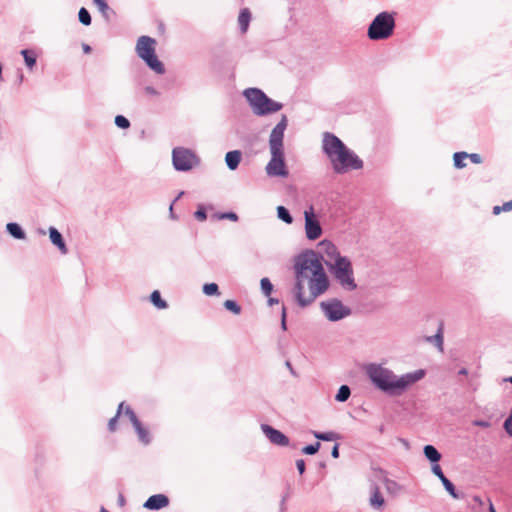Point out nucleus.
<instances>
[{
    "label": "nucleus",
    "mask_w": 512,
    "mask_h": 512,
    "mask_svg": "<svg viewBox=\"0 0 512 512\" xmlns=\"http://www.w3.org/2000/svg\"><path fill=\"white\" fill-rule=\"evenodd\" d=\"M295 296L306 306L329 288V279L321 261L314 252L300 255L295 263Z\"/></svg>",
    "instance_id": "nucleus-1"
},
{
    "label": "nucleus",
    "mask_w": 512,
    "mask_h": 512,
    "mask_svg": "<svg viewBox=\"0 0 512 512\" xmlns=\"http://www.w3.org/2000/svg\"><path fill=\"white\" fill-rule=\"evenodd\" d=\"M365 373L372 384L388 395H401L409 386L420 381L425 376V370L418 369L397 376L381 364L370 363L365 366Z\"/></svg>",
    "instance_id": "nucleus-2"
},
{
    "label": "nucleus",
    "mask_w": 512,
    "mask_h": 512,
    "mask_svg": "<svg viewBox=\"0 0 512 512\" xmlns=\"http://www.w3.org/2000/svg\"><path fill=\"white\" fill-rule=\"evenodd\" d=\"M322 259L334 280L347 291L357 289L351 260L341 255L338 248L328 240L319 243Z\"/></svg>",
    "instance_id": "nucleus-3"
},
{
    "label": "nucleus",
    "mask_w": 512,
    "mask_h": 512,
    "mask_svg": "<svg viewBox=\"0 0 512 512\" xmlns=\"http://www.w3.org/2000/svg\"><path fill=\"white\" fill-rule=\"evenodd\" d=\"M322 147L331 161L333 170L338 174L357 170L363 166L362 160L332 133L326 132L324 134Z\"/></svg>",
    "instance_id": "nucleus-4"
},
{
    "label": "nucleus",
    "mask_w": 512,
    "mask_h": 512,
    "mask_svg": "<svg viewBox=\"0 0 512 512\" xmlns=\"http://www.w3.org/2000/svg\"><path fill=\"white\" fill-rule=\"evenodd\" d=\"M286 127L287 117L283 115L269 137V146L272 157L266 166V171L270 176H287L288 174L285 167L283 153V138Z\"/></svg>",
    "instance_id": "nucleus-5"
},
{
    "label": "nucleus",
    "mask_w": 512,
    "mask_h": 512,
    "mask_svg": "<svg viewBox=\"0 0 512 512\" xmlns=\"http://www.w3.org/2000/svg\"><path fill=\"white\" fill-rule=\"evenodd\" d=\"M157 41L150 36H140L136 42L135 51L146 65L157 74H164V64L156 55Z\"/></svg>",
    "instance_id": "nucleus-6"
},
{
    "label": "nucleus",
    "mask_w": 512,
    "mask_h": 512,
    "mask_svg": "<svg viewBox=\"0 0 512 512\" xmlns=\"http://www.w3.org/2000/svg\"><path fill=\"white\" fill-rule=\"evenodd\" d=\"M244 96L249 102L253 112L256 115L262 116L275 113L282 109V104L275 102L267 97V95L260 89L248 88L244 91Z\"/></svg>",
    "instance_id": "nucleus-7"
},
{
    "label": "nucleus",
    "mask_w": 512,
    "mask_h": 512,
    "mask_svg": "<svg viewBox=\"0 0 512 512\" xmlns=\"http://www.w3.org/2000/svg\"><path fill=\"white\" fill-rule=\"evenodd\" d=\"M395 19L389 12L379 13L368 27L367 36L371 40H384L394 33Z\"/></svg>",
    "instance_id": "nucleus-8"
},
{
    "label": "nucleus",
    "mask_w": 512,
    "mask_h": 512,
    "mask_svg": "<svg viewBox=\"0 0 512 512\" xmlns=\"http://www.w3.org/2000/svg\"><path fill=\"white\" fill-rule=\"evenodd\" d=\"M173 165L178 171H188L199 163L197 155L184 147H177L172 152Z\"/></svg>",
    "instance_id": "nucleus-9"
},
{
    "label": "nucleus",
    "mask_w": 512,
    "mask_h": 512,
    "mask_svg": "<svg viewBox=\"0 0 512 512\" xmlns=\"http://www.w3.org/2000/svg\"><path fill=\"white\" fill-rule=\"evenodd\" d=\"M324 315L329 320H341L345 317L350 316L351 311L348 307L344 306L338 299H330L323 301L320 304Z\"/></svg>",
    "instance_id": "nucleus-10"
},
{
    "label": "nucleus",
    "mask_w": 512,
    "mask_h": 512,
    "mask_svg": "<svg viewBox=\"0 0 512 512\" xmlns=\"http://www.w3.org/2000/svg\"><path fill=\"white\" fill-rule=\"evenodd\" d=\"M305 216V232L306 236L310 240L318 239L322 234V228L319 221L316 219L314 210L311 207L309 210L304 212Z\"/></svg>",
    "instance_id": "nucleus-11"
},
{
    "label": "nucleus",
    "mask_w": 512,
    "mask_h": 512,
    "mask_svg": "<svg viewBox=\"0 0 512 512\" xmlns=\"http://www.w3.org/2000/svg\"><path fill=\"white\" fill-rule=\"evenodd\" d=\"M261 430L274 445L285 447L290 444L289 438L285 434L268 424H262Z\"/></svg>",
    "instance_id": "nucleus-12"
},
{
    "label": "nucleus",
    "mask_w": 512,
    "mask_h": 512,
    "mask_svg": "<svg viewBox=\"0 0 512 512\" xmlns=\"http://www.w3.org/2000/svg\"><path fill=\"white\" fill-rule=\"evenodd\" d=\"M431 471L435 476L439 478L445 490L451 495V497L454 499H462L464 497V494L458 492L454 484L444 475L439 464H433L431 466Z\"/></svg>",
    "instance_id": "nucleus-13"
},
{
    "label": "nucleus",
    "mask_w": 512,
    "mask_h": 512,
    "mask_svg": "<svg viewBox=\"0 0 512 512\" xmlns=\"http://www.w3.org/2000/svg\"><path fill=\"white\" fill-rule=\"evenodd\" d=\"M169 498L165 494H154L150 496L143 504L148 510H160L169 505Z\"/></svg>",
    "instance_id": "nucleus-14"
},
{
    "label": "nucleus",
    "mask_w": 512,
    "mask_h": 512,
    "mask_svg": "<svg viewBox=\"0 0 512 512\" xmlns=\"http://www.w3.org/2000/svg\"><path fill=\"white\" fill-rule=\"evenodd\" d=\"M373 471H374L375 477L384 483L385 488L388 493L397 494L399 492V490H400L399 484L396 481L389 479L387 476V472L384 469L374 468Z\"/></svg>",
    "instance_id": "nucleus-15"
},
{
    "label": "nucleus",
    "mask_w": 512,
    "mask_h": 512,
    "mask_svg": "<svg viewBox=\"0 0 512 512\" xmlns=\"http://www.w3.org/2000/svg\"><path fill=\"white\" fill-rule=\"evenodd\" d=\"M443 331H444L443 322H438L436 325V330H435L434 334L424 335V340L427 343L435 346L438 349V351H440V352H443V350H444Z\"/></svg>",
    "instance_id": "nucleus-16"
},
{
    "label": "nucleus",
    "mask_w": 512,
    "mask_h": 512,
    "mask_svg": "<svg viewBox=\"0 0 512 512\" xmlns=\"http://www.w3.org/2000/svg\"><path fill=\"white\" fill-rule=\"evenodd\" d=\"M371 495L369 498V504L372 508L381 510L384 506V498L380 492L379 487L376 484L371 485Z\"/></svg>",
    "instance_id": "nucleus-17"
},
{
    "label": "nucleus",
    "mask_w": 512,
    "mask_h": 512,
    "mask_svg": "<svg viewBox=\"0 0 512 512\" xmlns=\"http://www.w3.org/2000/svg\"><path fill=\"white\" fill-rule=\"evenodd\" d=\"M49 237H50L51 242L55 246L58 247V249L61 251L62 254L67 253L68 250H67L66 244L62 238V235L56 228H54V227L49 228Z\"/></svg>",
    "instance_id": "nucleus-18"
},
{
    "label": "nucleus",
    "mask_w": 512,
    "mask_h": 512,
    "mask_svg": "<svg viewBox=\"0 0 512 512\" xmlns=\"http://www.w3.org/2000/svg\"><path fill=\"white\" fill-rule=\"evenodd\" d=\"M225 161L229 169L235 170L240 161H241V153L238 150L230 151L225 156Z\"/></svg>",
    "instance_id": "nucleus-19"
},
{
    "label": "nucleus",
    "mask_w": 512,
    "mask_h": 512,
    "mask_svg": "<svg viewBox=\"0 0 512 512\" xmlns=\"http://www.w3.org/2000/svg\"><path fill=\"white\" fill-rule=\"evenodd\" d=\"M423 453L432 465L438 464L441 459V453L433 445L424 446Z\"/></svg>",
    "instance_id": "nucleus-20"
},
{
    "label": "nucleus",
    "mask_w": 512,
    "mask_h": 512,
    "mask_svg": "<svg viewBox=\"0 0 512 512\" xmlns=\"http://www.w3.org/2000/svg\"><path fill=\"white\" fill-rule=\"evenodd\" d=\"M250 20H251L250 11L247 8L242 9L239 14V17H238V23H239L242 33L247 32Z\"/></svg>",
    "instance_id": "nucleus-21"
},
{
    "label": "nucleus",
    "mask_w": 512,
    "mask_h": 512,
    "mask_svg": "<svg viewBox=\"0 0 512 512\" xmlns=\"http://www.w3.org/2000/svg\"><path fill=\"white\" fill-rule=\"evenodd\" d=\"M137 435H138V438L139 440L144 443V444H149L151 439H150V436H149V432L146 428L143 427L142 423L139 421H137L136 423L132 424Z\"/></svg>",
    "instance_id": "nucleus-22"
},
{
    "label": "nucleus",
    "mask_w": 512,
    "mask_h": 512,
    "mask_svg": "<svg viewBox=\"0 0 512 512\" xmlns=\"http://www.w3.org/2000/svg\"><path fill=\"white\" fill-rule=\"evenodd\" d=\"M7 231L16 239H24L25 233L17 223H8Z\"/></svg>",
    "instance_id": "nucleus-23"
},
{
    "label": "nucleus",
    "mask_w": 512,
    "mask_h": 512,
    "mask_svg": "<svg viewBox=\"0 0 512 512\" xmlns=\"http://www.w3.org/2000/svg\"><path fill=\"white\" fill-rule=\"evenodd\" d=\"M351 395V389L348 385H341L335 396V400L338 402H345Z\"/></svg>",
    "instance_id": "nucleus-24"
},
{
    "label": "nucleus",
    "mask_w": 512,
    "mask_h": 512,
    "mask_svg": "<svg viewBox=\"0 0 512 512\" xmlns=\"http://www.w3.org/2000/svg\"><path fill=\"white\" fill-rule=\"evenodd\" d=\"M150 301L158 309H165L167 307V303L161 298L160 292L158 290H155L151 293Z\"/></svg>",
    "instance_id": "nucleus-25"
},
{
    "label": "nucleus",
    "mask_w": 512,
    "mask_h": 512,
    "mask_svg": "<svg viewBox=\"0 0 512 512\" xmlns=\"http://www.w3.org/2000/svg\"><path fill=\"white\" fill-rule=\"evenodd\" d=\"M468 153L467 152H456L453 155V161L454 166L458 169H462L466 167V163L464 162L465 159H467Z\"/></svg>",
    "instance_id": "nucleus-26"
},
{
    "label": "nucleus",
    "mask_w": 512,
    "mask_h": 512,
    "mask_svg": "<svg viewBox=\"0 0 512 512\" xmlns=\"http://www.w3.org/2000/svg\"><path fill=\"white\" fill-rule=\"evenodd\" d=\"M313 435L315 438L322 441H333L338 438L335 432H313Z\"/></svg>",
    "instance_id": "nucleus-27"
},
{
    "label": "nucleus",
    "mask_w": 512,
    "mask_h": 512,
    "mask_svg": "<svg viewBox=\"0 0 512 512\" xmlns=\"http://www.w3.org/2000/svg\"><path fill=\"white\" fill-rule=\"evenodd\" d=\"M203 292L207 296H218L220 295L219 287L216 283H206L203 286Z\"/></svg>",
    "instance_id": "nucleus-28"
},
{
    "label": "nucleus",
    "mask_w": 512,
    "mask_h": 512,
    "mask_svg": "<svg viewBox=\"0 0 512 512\" xmlns=\"http://www.w3.org/2000/svg\"><path fill=\"white\" fill-rule=\"evenodd\" d=\"M123 408H124V402H121L118 406L116 415L114 417H112L108 422L109 431H111V432L115 431L117 420H118L119 416L122 414Z\"/></svg>",
    "instance_id": "nucleus-29"
},
{
    "label": "nucleus",
    "mask_w": 512,
    "mask_h": 512,
    "mask_svg": "<svg viewBox=\"0 0 512 512\" xmlns=\"http://www.w3.org/2000/svg\"><path fill=\"white\" fill-rule=\"evenodd\" d=\"M278 217L283 220L287 224H291L293 219L289 213V211L284 206L277 207Z\"/></svg>",
    "instance_id": "nucleus-30"
},
{
    "label": "nucleus",
    "mask_w": 512,
    "mask_h": 512,
    "mask_svg": "<svg viewBox=\"0 0 512 512\" xmlns=\"http://www.w3.org/2000/svg\"><path fill=\"white\" fill-rule=\"evenodd\" d=\"M224 307L234 315H239L241 313V307L234 300H226L224 302Z\"/></svg>",
    "instance_id": "nucleus-31"
},
{
    "label": "nucleus",
    "mask_w": 512,
    "mask_h": 512,
    "mask_svg": "<svg viewBox=\"0 0 512 512\" xmlns=\"http://www.w3.org/2000/svg\"><path fill=\"white\" fill-rule=\"evenodd\" d=\"M79 21L83 24V25H90L91 24V16L88 12V10L84 7H82L80 10H79Z\"/></svg>",
    "instance_id": "nucleus-32"
},
{
    "label": "nucleus",
    "mask_w": 512,
    "mask_h": 512,
    "mask_svg": "<svg viewBox=\"0 0 512 512\" xmlns=\"http://www.w3.org/2000/svg\"><path fill=\"white\" fill-rule=\"evenodd\" d=\"M512 211V199L508 202H505L503 205L494 206L493 207V214L499 215L501 212H509Z\"/></svg>",
    "instance_id": "nucleus-33"
},
{
    "label": "nucleus",
    "mask_w": 512,
    "mask_h": 512,
    "mask_svg": "<svg viewBox=\"0 0 512 512\" xmlns=\"http://www.w3.org/2000/svg\"><path fill=\"white\" fill-rule=\"evenodd\" d=\"M21 54L23 55L25 63L27 64V66L29 68H32L35 65V63H36V57L34 56V54L31 53L28 50H22Z\"/></svg>",
    "instance_id": "nucleus-34"
},
{
    "label": "nucleus",
    "mask_w": 512,
    "mask_h": 512,
    "mask_svg": "<svg viewBox=\"0 0 512 512\" xmlns=\"http://www.w3.org/2000/svg\"><path fill=\"white\" fill-rule=\"evenodd\" d=\"M320 443L315 442L302 448V453L306 455H314L319 451Z\"/></svg>",
    "instance_id": "nucleus-35"
},
{
    "label": "nucleus",
    "mask_w": 512,
    "mask_h": 512,
    "mask_svg": "<svg viewBox=\"0 0 512 512\" xmlns=\"http://www.w3.org/2000/svg\"><path fill=\"white\" fill-rule=\"evenodd\" d=\"M115 124L122 129H127L130 126L129 120L122 115H117L115 117Z\"/></svg>",
    "instance_id": "nucleus-36"
},
{
    "label": "nucleus",
    "mask_w": 512,
    "mask_h": 512,
    "mask_svg": "<svg viewBox=\"0 0 512 512\" xmlns=\"http://www.w3.org/2000/svg\"><path fill=\"white\" fill-rule=\"evenodd\" d=\"M261 288L266 296L270 295L273 289V285L268 278L261 279Z\"/></svg>",
    "instance_id": "nucleus-37"
},
{
    "label": "nucleus",
    "mask_w": 512,
    "mask_h": 512,
    "mask_svg": "<svg viewBox=\"0 0 512 512\" xmlns=\"http://www.w3.org/2000/svg\"><path fill=\"white\" fill-rule=\"evenodd\" d=\"M124 412V414L129 418L130 422L132 424L136 423L137 421H139L138 417L136 416L135 412L131 409L130 406H125L124 405V408H123V411L122 413Z\"/></svg>",
    "instance_id": "nucleus-38"
},
{
    "label": "nucleus",
    "mask_w": 512,
    "mask_h": 512,
    "mask_svg": "<svg viewBox=\"0 0 512 512\" xmlns=\"http://www.w3.org/2000/svg\"><path fill=\"white\" fill-rule=\"evenodd\" d=\"M470 159V161L474 164H481L483 162V158L480 154L478 153H471V154H468V157Z\"/></svg>",
    "instance_id": "nucleus-39"
},
{
    "label": "nucleus",
    "mask_w": 512,
    "mask_h": 512,
    "mask_svg": "<svg viewBox=\"0 0 512 512\" xmlns=\"http://www.w3.org/2000/svg\"><path fill=\"white\" fill-rule=\"evenodd\" d=\"M219 219H229L231 221H234L236 222L238 220V216L236 213L234 212H228V213H223L219 216Z\"/></svg>",
    "instance_id": "nucleus-40"
},
{
    "label": "nucleus",
    "mask_w": 512,
    "mask_h": 512,
    "mask_svg": "<svg viewBox=\"0 0 512 512\" xmlns=\"http://www.w3.org/2000/svg\"><path fill=\"white\" fill-rule=\"evenodd\" d=\"M504 429L510 436H512V415H509L508 418L505 420Z\"/></svg>",
    "instance_id": "nucleus-41"
},
{
    "label": "nucleus",
    "mask_w": 512,
    "mask_h": 512,
    "mask_svg": "<svg viewBox=\"0 0 512 512\" xmlns=\"http://www.w3.org/2000/svg\"><path fill=\"white\" fill-rule=\"evenodd\" d=\"M296 467L298 472L302 475L305 472V461L303 459H298L296 461Z\"/></svg>",
    "instance_id": "nucleus-42"
},
{
    "label": "nucleus",
    "mask_w": 512,
    "mask_h": 512,
    "mask_svg": "<svg viewBox=\"0 0 512 512\" xmlns=\"http://www.w3.org/2000/svg\"><path fill=\"white\" fill-rule=\"evenodd\" d=\"M473 425L477 426V427H481V428H488V427H490V422H488L486 420H475L473 422Z\"/></svg>",
    "instance_id": "nucleus-43"
},
{
    "label": "nucleus",
    "mask_w": 512,
    "mask_h": 512,
    "mask_svg": "<svg viewBox=\"0 0 512 512\" xmlns=\"http://www.w3.org/2000/svg\"><path fill=\"white\" fill-rule=\"evenodd\" d=\"M94 2L96 3V5L99 7V9L102 12H105L108 9V5L106 3V0H94Z\"/></svg>",
    "instance_id": "nucleus-44"
},
{
    "label": "nucleus",
    "mask_w": 512,
    "mask_h": 512,
    "mask_svg": "<svg viewBox=\"0 0 512 512\" xmlns=\"http://www.w3.org/2000/svg\"><path fill=\"white\" fill-rule=\"evenodd\" d=\"M196 219L204 221L206 219V212L203 209H199L195 212Z\"/></svg>",
    "instance_id": "nucleus-45"
},
{
    "label": "nucleus",
    "mask_w": 512,
    "mask_h": 512,
    "mask_svg": "<svg viewBox=\"0 0 512 512\" xmlns=\"http://www.w3.org/2000/svg\"><path fill=\"white\" fill-rule=\"evenodd\" d=\"M331 456L333 458H338L339 457V444H335L332 448V451H331Z\"/></svg>",
    "instance_id": "nucleus-46"
},
{
    "label": "nucleus",
    "mask_w": 512,
    "mask_h": 512,
    "mask_svg": "<svg viewBox=\"0 0 512 512\" xmlns=\"http://www.w3.org/2000/svg\"><path fill=\"white\" fill-rule=\"evenodd\" d=\"M145 92L147 94H149V95H156L157 94L156 90L153 87H150V86L145 88Z\"/></svg>",
    "instance_id": "nucleus-47"
},
{
    "label": "nucleus",
    "mask_w": 512,
    "mask_h": 512,
    "mask_svg": "<svg viewBox=\"0 0 512 512\" xmlns=\"http://www.w3.org/2000/svg\"><path fill=\"white\" fill-rule=\"evenodd\" d=\"M125 502H126V501H125V497H124V495L120 493V494L118 495V504H119L120 506H124V505H125Z\"/></svg>",
    "instance_id": "nucleus-48"
},
{
    "label": "nucleus",
    "mask_w": 512,
    "mask_h": 512,
    "mask_svg": "<svg viewBox=\"0 0 512 512\" xmlns=\"http://www.w3.org/2000/svg\"><path fill=\"white\" fill-rule=\"evenodd\" d=\"M286 509H287L286 501L281 499V501H280V510H281V512H284Z\"/></svg>",
    "instance_id": "nucleus-49"
},
{
    "label": "nucleus",
    "mask_w": 512,
    "mask_h": 512,
    "mask_svg": "<svg viewBox=\"0 0 512 512\" xmlns=\"http://www.w3.org/2000/svg\"><path fill=\"white\" fill-rule=\"evenodd\" d=\"M286 366H287V368L290 370V372H291L293 375H295V372H294V370H293V368H292V365H291V363H290L289 361H286Z\"/></svg>",
    "instance_id": "nucleus-50"
},
{
    "label": "nucleus",
    "mask_w": 512,
    "mask_h": 512,
    "mask_svg": "<svg viewBox=\"0 0 512 512\" xmlns=\"http://www.w3.org/2000/svg\"><path fill=\"white\" fill-rule=\"evenodd\" d=\"M458 374L459 375H467L468 374V370L466 368H461L459 371H458Z\"/></svg>",
    "instance_id": "nucleus-51"
},
{
    "label": "nucleus",
    "mask_w": 512,
    "mask_h": 512,
    "mask_svg": "<svg viewBox=\"0 0 512 512\" xmlns=\"http://www.w3.org/2000/svg\"><path fill=\"white\" fill-rule=\"evenodd\" d=\"M281 316H282V320H285L286 318V311H285V308L284 306H281Z\"/></svg>",
    "instance_id": "nucleus-52"
},
{
    "label": "nucleus",
    "mask_w": 512,
    "mask_h": 512,
    "mask_svg": "<svg viewBox=\"0 0 512 512\" xmlns=\"http://www.w3.org/2000/svg\"><path fill=\"white\" fill-rule=\"evenodd\" d=\"M83 50H84L85 53H89L91 51V48H90L89 45L84 44L83 45Z\"/></svg>",
    "instance_id": "nucleus-53"
},
{
    "label": "nucleus",
    "mask_w": 512,
    "mask_h": 512,
    "mask_svg": "<svg viewBox=\"0 0 512 512\" xmlns=\"http://www.w3.org/2000/svg\"><path fill=\"white\" fill-rule=\"evenodd\" d=\"M281 329L285 331L287 329V322H281Z\"/></svg>",
    "instance_id": "nucleus-54"
},
{
    "label": "nucleus",
    "mask_w": 512,
    "mask_h": 512,
    "mask_svg": "<svg viewBox=\"0 0 512 512\" xmlns=\"http://www.w3.org/2000/svg\"><path fill=\"white\" fill-rule=\"evenodd\" d=\"M489 512H496L491 501H490V505H489Z\"/></svg>",
    "instance_id": "nucleus-55"
},
{
    "label": "nucleus",
    "mask_w": 512,
    "mask_h": 512,
    "mask_svg": "<svg viewBox=\"0 0 512 512\" xmlns=\"http://www.w3.org/2000/svg\"><path fill=\"white\" fill-rule=\"evenodd\" d=\"M504 381L512 384V376L505 378Z\"/></svg>",
    "instance_id": "nucleus-56"
},
{
    "label": "nucleus",
    "mask_w": 512,
    "mask_h": 512,
    "mask_svg": "<svg viewBox=\"0 0 512 512\" xmlns=\"http://www.w3.org/2000/svg\"><path fill=\"white\" fill-rule=\"evenodd\" d=\"M288 498H289V493H286V494H284V495L282 496V498H281V499H283V500L287 501V499H288Z\"/></svg>",
    "instance_id": "nucleus-57"
},
{
    "label": "nucleus",
    "mask_w": 512,
    "mask_h": 512,
    "mask_svg": "<svg viewBox=\"0 0 512 512\" xmlns=\"http://www.w3.org/2000/svg\"><path fill=\"white\" fill-rule=\"evenodd\" d=\"M474 500H475L476 502L481 503V499H480V497H478V496H475V497H474Z\"/></svg>",
    "instance_id": "nucleus-58"
},
{
    "label": "nucleus",
    "mask_w": 512,
    "mask_h": 512,
    "mask_svg": "<svg viewBox=\"0 0 512 512\" xmlns=\"http://www.w3.org/2000/svg\"><path fill=\"white\" fill-rule=\"evenodd\" d=\"M509 415H512V408H511V412H510V414H509Z\"/></svg>",
    "instance_id": "nucleus-59"
}]
</instances>
